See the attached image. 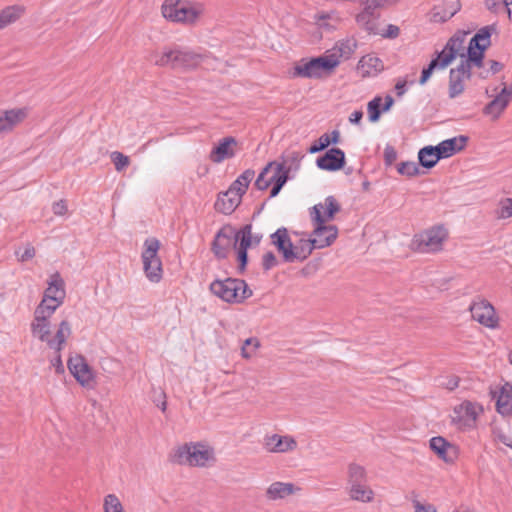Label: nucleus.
Returning a JSON list of instances; mask_svg holds the SVG:
<instances>
[{"mask_svg":"<svg viewBox=\"0 0 512 512\" xmlns=\"http://www.w3.org/2000/svg\"><path fill=\"white\" fill-rule=\"evenodd\" d=\"M323 206L316 204L311 208L310 216L315 225L311 234L312 238L300 239L296 245L292 243V251L295 255L293 263L305 261L314 249H322L331 246L338 236V228L335 225H326L322 217Z\"/></svg>","mask_w":512,"mask_h":512,"instance_id":"nucleus-1","label":"nucleus"},{"mask_svg":"<svg viewBox=\"0 0 512 512\" xmlns=\"http://www.w3.org/2000/svg\"><path fill=\"white\" fill-rule=\"evenodd\" d=\"M209 289L212 294L227 303H242L253 294L245 280L231 277L214 280Z\"/></svg>","mask_w":512,"mask_h":512,"instance_id":"nucleus-2","label":"nucleus"},{"mask_svg":"<svg viewBox=\"0 0 512 512\" xmlns=\"http://www.w3.org/2000/svg\"><path fill=\"white\" fill-rule=\"evenodd\" d=\"M340 64V60L335 55L319 56L310 59H301L294 67L292 76L319 79L324 75L331 74Z\"/></svg>","mask_w":512,"mask_h":512,"instance_id":"nucleus-3","label":"nucleus"},{"mask_svg":"<svg viewBox=\"0 0 512 512\" xmlns=\"http://www.w3.org/2000/svg\"><path fill=\"white\" fill-rule=\"evenodd\" d=\"M211 460H215L213 449L200 442L179 446L171 457L173 463L197 467H205Z\"/></svg>","mask_w":512,"mask_h":512,"instance_id":"nucleus-4","label":"nucleus"},{"mask_svg":"<svg viewBox=\"0 0 512 512\" xmlns=\"http://www.w3.org/2000/svg\"><path fill=\"white\" fill-rule=\"evenodd\" d=\"M496 31L494 24L480 28L470 39L467 54H460L461 58H465L470 68L483 67L485 51L491 45V36Z\"/></svg>","mask_w":512,"mask_h":512,"instance_id":"nucleus-5","label":"nucleus"},{"mask_svg":"<svg viewBox=\"0 0 512 512\" xmlns=\"http://www.w3.org/2000/svg\"><path fill=\"white\" fill-rule=\"evenodd\" d=\"M141 258L146 278L152 283H159L163 278L162 262L158 256L160 241L149 237L144 241Z\"/></svg>","mask_w":512,"mask_h":512,"instance_id":"nucleus-6","label":"nucleus"},{"mask_svg":"<svg viewBox=\"0 0 512 512\" xmlns=\"http://www.w3.org/2000/svg\"><path fill=\"white\" fill-rule=\"evenodd\" d=\"M447 229L443 225L433 226L414 236L413 248L421 253L441 250L443 241L447 238Z\"/></svg>","mask_w":512,"mask_h":512,"instance_id":"nucleus-7","label":"nucleus"},{"mask_svg":"<svg viewBox=\"0 0 512 512\" xmlns=\"http://www.w3.org/2000/svg\"><path fill=\"white\" fill-rule=\"evenodd\" d=\"M362 11L357 14L356 21L362 25L370 34H378L377 20L380 16L378 9L393 4L391 0H364Z\"/></svg>","mask_w":512,"mask_h":512,"instance_id":"nucleus-8","label":"nucleus"},{"mask_svg":"<svg viewBox=\"0 0 512 512\" xmlns=\"http://www.w3.org/2000/svg\"><path fill=\"white\" fill-rule=\"evenodd\" d=\"M163 16L173 22L194 23L199 16V11L187 3L177 1L175 3L165 2L162 5Z\"/></svg>","mask_w":512,"mask_h":512,"instance_id":"nucleus-9","label":"nucleus"},{"mask_svg":"<svg viewBox=\"0 0 512 512\" xmlns=\"http://www.w3.org/2000/svg\"><path fill=\"white\" fill-rule=\"evenodd\" d=\"M235 235V228L230 224L223 225L216 232L211 242V251L217 260H224L228 257Z\"/></svg>","mask_w":512,"mask_h":512,"instance_id":"nucleus-10","label":"nucleus"},{"mask_svg":"<svg viewBox=\"0 0 512 512\" xmlns=\"http://www.w3.org/2000/svg\"><path fill=\"white\" fill-rule=\"evenodd\" d=\"M469 309L472 318L481 325L488 328L497 327L498 317L496 316L493 305L489 301L485 299L474 301Z\"/></svg>","mask_w":512,"mask_h":512,"instance_id":"nucleus-11","label":"nucleus"},{"mask_svg":"<svg viewBox=\"0 0 512 512\" xmlns=\"http://www.w3.org/2000/svg\"><path fill=\"white\" fill-rule=\"evenodd\" d=\"M195 61V55L189 51L180 49L165 50L159 59L156 60L158 66H171L172 68H186Z\"/></svg>","mask_w":512,"mask_h":512,"instance_id":"nucleus-12","label":"nucleus"},{"mask_svg":"<svg viewBox=\"0 0 512 512\" xmlns=\"http://www.w3.org/2000/svg\"><path fill=\"white\" fill-rule=\"evenodd\" d=\"M346 157L342 149L333 147L316 159V166L320 170L335 172L345 167Z\"/></svg>","mask_w":512,"mask_h":512,"instance_id":"nucleus-13","label":"nucleus"},{"mask_svg":"<svg viewBox=\"0 0 512 512\" xmlns=\"http://www.w3.org/2000/svg\"><path fill=\"white\" fill-rule=\"evenodd\" d=\"M467 32L457 31L445 44L440 52H436V56L447 67L456 59L459 51L462 49Z\"/></svg>","mask_w":512,"mask_h":512,"instance_id":"nucleus-14","label":"nucleus"},{"mask_svg":"<svg viewBox=\"0 0 512 512\" xmlns=\"http://www.w3.org/2000/svg\"><path fill=\"white\" fill-rule=\"evenodd\" d=\"M512 101V87L504 86L496 97L483 108V114L498 119Z\"/></svg>","mask_w":512,"mask_h":512,"instance_id":"nucleus-15","label":"nucleus"},{"mask_svg":"<svg viewBox=\"0 0 512 512\" xmlns=\"http://www.w3.org/2000/svg\"><path fill=\"white\" fill-rule=\"evenodd\" d=\"M271 243L276 247L277 251L282 255L283 262L293 263L295 256L292 251V240L288 235L285 227L278 228L270 235Z\"/></svg>","mask_w":512,"mask_h":512,"instance_id":"nucleus-16","label":"nucleus"},{"mask_svg":"<svg viewBox=\"0 0 512 512\" xmlns=\"http://www.w3.org/2000/svg\"><path fill=\"white\" fill-rule=\"evenodd\" d=\"M429 446L440 459L448 464L454 463L458 458V448L442 436L432 437Z\"/></svg>","mask_w":512,"mask_h":512,"instance_id":"nucleus-17","label":"nucleus"},{"mask_svg":"<svg viewBox=\"0 0 512 512\" xmlns=\"http://www.w3.org/2000/svg\"><path fill=\"white\" fill-rule=\"evenodd\" d=\"M68 369L81 385L88 384L93 379L92 371L82 355H75L68 360Z\"/></svg>","mask_w":512,"mask_h":512,"instance_id":"nucleus-18","label":"nucleus"},{"mask_svg":"<svg viewBox=\"0 0 512 512\" xmlns=\"http://www.w3.org/2000/svg\"><path fill=\"white\" fill-rule=\"evenodd\" d=\"M468 140V136L459 135L441 141L440 143L434 146L438 153V158L446 159L452 157L453 155L457 154L458 152L462 151L465 148Z\"/></svg>","mask_w":512,"mask_h":512,"instance_id":"nucleus-19","label":"nucleus"},{"mask_svg":"<svg viewBox=\"0 0 512 512\" xmlns=\"http://www.w3.org/2000/svg\"><path fill=\"white\" fill-rule=\"evenodd\" d=\"M264 447L272 453H285L294 450L297 447V443L291 436L273 434L267 435L264 438Z\"/></svg>","mask_w":512,"mask_h":512,"instance_id":"nucleus-20","label":"nucleus"},{"mask_svg":"<svg viewBox=\"0 0 512 512\" xmlns=\"http://www.w3.org/2000/svg\"><path fill=\"white\" fill-rule=\"evenodd\" d=\"M237 141L232 136H227L222 138L218 145L215 146L209 155V158L214 163H221L225 159H229L235 156V150L233 149L236 146Z\"/></svg>","mask_w":512,"mask_h":512,"instance_id":"nucleus-21","label":"nucleus"},{"mask_svg":"<svg viewBox=\"0 0 512 512\" xmlns=\"http://www.w3.org/2000/svg\"><path fill=\"white\" fill-rule=\"evenodd\" d=\"M241 200L242 197L234 194V192H230L228 188L227 191L219 193L214 207L216 211L229 215L235 211L241 203Z\"/></svg>","mask_w":512,"mask_h":512,"instance_id":"nucleus-22","label":"nucleus"},{"mask_svg":"<svg viewBox=\"0 0 512 512\" xmlns=\"http://www.w3.org/2000/svg\"><path fill=\"white\" fill-rule=\"evenodd\" d=\"M497 412L504 416H512V383L506 382L501 388L496 400Z\"/></svg>","mask_w":512,"mask_h":512,"instance_id":"nucleus-23","label":"nucleus"},{"mask_svg":"<svg viewBox=\"0 0 512 512\" xmlns=\"http://www.w3.org/2000/svg\"><path fill=\"white\" fill-rule=\"evenodd\" d=\"M71 325L68 320H62L56 331L54 337H51L48 341V347L54 350L56 353H60L66 343L67 338L71 335Z\"/></svg>","mask_w":512,"mask_h":512,"instance_id":"nucleus-24","label":"nucleus"},{"mask_svg":"<svg viewBox=\"0 0 512 512\" xmlns=\"http://www.w3.org/2000/svg\"><path fill=\"white\" fill-rule=\"evenodd\" d=\"M358 69L361 71L363 77H370L381 72L384 69V65L380 58L368 54L359 60Z\"/></svg>","mask_w":512,"mask_h":512,"instance_id":"nucleus-25","label":"nucleus"},{"mask_svg":"<svg viewBox=\"0 0 512 512\" xmlns=\"http://www.w3.org/2000/svg\"><path fill=\"white\" fill-rule=\"evenodd\" d=\"M31 333L41 342H45L48 345V341L51 338L49 319L45 318V316H38L34 314V319L31 323Z\"/></svg>","mask_w":512,"mask_h":512,"instance_id":"nucleus-26","label":"nucleus"},{"mask_svg":"<svg viewBox=\"0 0 512 512\" xmlns=\"http://www.w3.org/2000/svg\"><path fill=\"white\" fill-rule=\"evenodd\" d=\"M25 117L22 109L0 111V133L10 131Z\"/></svg>","mask_w":512,"mask_h":512,"instance_id":"nucleus-27","label":"nucleus"},{"mask_svg":"<svg viewBox=\"0 0 512 512\" xmlns=\"http://www.w3.org/2000/svg\"><path fill=\"white\" fill-rule=\"evenodd\" d=\"M443 5V8H434L433 20L435 22H446L460 10V2L458 0H444Z\"/></svg>","mask_w":512,"mask_h":512,"instance_id":"nucleus-28","label":"nucleus"},{"mask_svg":"<svg viewBox=\"0 0 512 512\" xmlns=\"http://www.w3.org/2000/svg\"><path fill=\"white\" fill-rule=\"evenodd\" d=\"M233 247L236 250L248 251L253 244L252 225L246 224L239 230L235 229Z\"/></svg>","mask_w":512,"mask_h":512,"instance_id":"nucleus-29","label":"nucleus"},{"mask_svg":"<svg viewBox=\"0 0 512 512\" xmlns=\"http://www.w3.org/2000/svg\"><path fill=\"white\" fill-rule=\"evenodd\" d=\"M254 176V170L246 169L231 183V185L229 186L230 192H234V194H237L240 197H242L246 193L249 184L253 180Z\"/></svg>","mask_w":512,"mask_h":512,"instance_id":"nucleus-30","label":"nucleus"},{"mask_svg":"<svg viewBox=\"0 0 512 512\" xmlns=\"http://www.w3.org/2000/svg\"><path fill=\"white\" fill-rule=\"evenodd\" d=\"M294 491L295 486L292 483L274 482L267 488L266 496L269 500L284 499Z\"/></svg>","mask_w":512,"mask_h":512,"instance_id":"nucleus-31","label":"nucleus"},{"mask_svg":"<svg viewBox=\"0 0 512 512\" xmlns=\"http://www.w3.org/2000/svg\"><path fill=\"white\" fill-rule=\"evenodd\" d=\"M441 159L433 145H427L418 151V163L423 168L429 170L436 166Z\"/></svg>","mask_w":512,"mask_h":512,"instance_id":"nucleus-32","label":"nucleus"},{"mask_svg":"<svg viewBox=\"0 0 512 512\" xmlns=\"http://www.w3.org/2000/svg\"><path fill=\"white\" fill-rule=\"evenodd\" d=\"M25 9L20 5L7 6L0 11V30L7 25L16 22L24 13Z\"/></svg>","mask_w":512,"mask_h":512,"instance_id":"nucleus-33","label":"nucleus"},{"mask_svg":"<svg viewBox=\"0 0 512 512\" xmlns=\"http://www.w3.org/2000/svg\"><path fill=\"white\" fill-rule=\"evenodd\" d=\"M349 495L352 500L362 503H369L374 499V492L366 483L350 486Z\"/></svg>","mask_w":512,"mask_h":512,"instance_id":"nucleus-34","label":"nucleus"},{"mask_svg":"<svg viewBox=\"0 0 512 512\" xmlns=\"http://www.w3.org/2000/svg\"><path fill=\"white\" fill-rule=\"evenodd\" d=\"M63 302H61V297H54L51 300L47 298H43L39 305L36 307L34 314L38 316H45V318H50L53 313L57 310L59 306H61Z\"/></svg>","mask_w":512,"mask_h":512,"instance_id":"nucleus-35","label":"nucleus"},{"mask_svg":"<svg viewBox=\"0 0 512 512\" xmlns=\"http://www.w3.org/2000/svg\"><path fill=\"white\" fill-rule=\"evenodd\" d=\"M356 47L357 43L354 39H343L335 44L332 55H335L338 60L340 58L349 59L355 52Z\"/></svg>","mask_w":512,"mask_h":512,"instance_id":"nucleus-36","label":"nucleus"},{"mask_svg":"<svg viewBox=\"0 0 512 512\" xmlns=\"http://www.w3.org/2000/svg\"><path fill=\"white\" fill-rule=\"evenodd\" d=\"M454 412L458 414L453 418L455 423H461L464 417L474 422L478 416L475 405L470 401L463 402L459 408H455Z\"/></svg>","mask_w":512,"mask_h":512,"instance_id":"nucleus-37","label":"nucleus"},{"mask_svg":"<svg viewBox=\"0 0 512 512\" xmlns=\"http://www.w3.org/2000/svg\"><path fill=\"white\" fill-rule=\"evenodd\" d=\"M348 483L350 486L367 483L365 468L359 464L351 463L348 467Z\"/></svg>","mask_w":512,"mask_h":512,"instance_id":"nucleus-38","label":"nucleus"},{"mask_svg":"<svg viewBox=\"0 0 512 512\" xmlns=\"http://www.w3.org/2000/svg\"><path fill=\"white\" fill-rule=\"evenodd\" d=\"M464 80H467V78L460 76L459 74L450 71L449 73V97L450 98H456L460 94L463 93L465 86H464Z\"/></svg>","mask_w":512,"mask_h":512,"instance_id":"nucleus-39","label":"nucleus"},{"mask_svg":"<svg viewBox=\"0 0 512 512\" xmlns=\"http://www.w3.org/2000/svg\"><path fill=\"white\" fill-rule=\"evenodd\" d=\"M56 297L57 299L61 297V302H64L65 298V289L64 282L61 278L52 280L49 283V287L45 290L43 298L52 299Z\"/></svg>","mask_w":512,"mask_h":512,"instance_id":"nucleus-40","label":"nucleus"},{"mask_svg":"<svg viewBox=\"0 0 512 512\" xmlns=\"http://www.w3.org/2000/svg\"><path fill=\"white\" fill-rule=\"evenodd\" d=\"M275 170L271 177V184H277L283 187L289 179L290 168H287L284 163L276 162L274 164Z\"/></svg>","mask_w":512,"mask_h":512,"instance_id":"nucleus-41","label":"nucleus"},{"mask_svg":"<svg viewBox=\"0 0 512 512\" xmlns=\"http://www.w3.org/2000/svg\"><path fill=\"white\" fill-rule=\"evenodd\" d=\"M275 170L271 177V184H277L283 187L289 179L290 168H287L284 163L276 162L274 164Z\"/></svg>","mask_w":512,"mask_h":512,"instance_id":"nucleus-42","label":"nucleus"},{"mask_svg":"<svg viewBox=\"0 0 512 512\" xmlns=\"http://www.w3.org/2000/svg\"><path fill=\"white\" fill-rule=\"evenodd\" d=\"M447 66L442 63V61L436 56L431 59L430 63L427 67H424L421 71V76L419 78V84L425 85L428 80L431 78L434 70L436 69H445Z\"/></svg>","mask_w":512,"mask_h":512,"instance_id":"nucleus-43","label":"nucleus"},{"mask_svg":"<svg viewBox=\"0 0 512 512\" xmlns=\"http://www.w3.org/2000/svg\"><path fill=\"white\" fill-rule=\"evenodd\" d=\"M320 204L323 206V208L325 207L324 214H322V217L325 219V222L334 219L335 214L341 210L340 204L332 195L327 196L325 198L324 205L322 203Z\"/></svg>","mask_w":512,"mask_h":512,"instance_id":"nucleus-44","label":"nucleus"},{"mask_svg":"<svg viewBox=\"0 0 512 512\" xmlns=\"http://www.w3.org/2000/svg\"><path fill=\"white\" fill-rule=\"evenodd\" d=\"M368 119L370 122H377L380 119L382 110V98L374 97L367 105Z\"/></svg>","mask_w":512,"mask_h":512,"instance_id":"nucleus-45","label":"nucleus"},{"mask_svg":"<svg viewBox=\"0 0 512 512\" xmlns=\"http://www.w3.org/2000/svg\"><path fill=\"white\" fill-rule=\"evenodd\" d=\"M282 162L287 168H294L295 170L299 169L300 162L304 158V155L299 151H286L282 155Z\"/></svg>","mask_w":512,"mask_h":512,"instance_id":"nucleus-46","label":"nucleus"},{"mask_svg":"<svg viewBox=\"0 0 512 512\" xmlns=\"http://www.w3.org/2000/svg\"><path fill=\"white\" fill-rule=\"evenodd\" d=\"M274 164H276V161H271L269 162L264 168L263 170L259 173L255 183H254V186L260 190V191H264L266 190L270 185H271V179L270 178H266V175L268 174V172L270 171L271 168H273Z\"/></svg>","mask_w":512,"mask_h":512,"instance_id":"nucleus-47","label":"nucleus"},{"mask_svg":"<svg viewBox=\"0 0 512 512\" xmlns=\"http://www.w3.org/2000/svg\"><path fill=\"white\" fill-rule=\"evenodd\" d=\"M397 172L407 177H414L421 174L418 164L413 161L400 162L397 165Z\"/></svg>","mask_w":512,"mask_h":512,"instance_id":"nucleus-48","label":"nucleus"},{"mask_svg":"<svg viewBox=\"0 0 512 512\" xmlns=\"http://www.w3.org/2000/svg\"><path fill=\"white\" fill-rule=\"evenodd\" d=\"M104 512H125L123 506L114 494H108L104 498Z\"/></svg>","mask_w":512,"mask_h":512,"instance_id":"nucleus-49","label":"nucleus"},{"mask_svg":"<svg viewBox=\"0 0 512 512\" xmlns=\"http://www.w3.org/2000/svg\"><path fill=\"white\" fill-rule=\"evenodd\" d=\"M330 145L328 140V133L321 135L309 148L308 153L315 154L325 150Z\"/></svg>","mask_w":512,"mask_h":512,"instance_id":"nucleus-50","label":"nucleus"},{"mask_svg":"<svg viewBox=\"0 0 512 512\" xmlns=\"http://www.w3.org/2000/svg\"><path fill=\"white\" fill-rule=\"evenodd\" d=\"M111 159L117 171L123 170L130 163L129 157L118 151L111 153Z\"/></svg>","mask_w":512,"mask_h":512,"instance_id":"nucleus-51","label":"nucleus"},{"mask_svg":"<svg viewBox=\"0 0 512 512\" xmlns=\"http://www.w3.org/2000/svg\"><path fill=\"white\" fill-rule=\"evenodd\" d=\"M498 217L502 219L512 217V198H505L499 202Z\"/></svg>","mask_w":512,"mask_h":512,"instance_id":"nucleus-52","label":"nucleus"},{"mask_svg":"<svg viewBox=\"0 0 512 512\" xmlns=\"http://www.w3.org/2000/svg\"><path fill=\"white\" fill-rule=\"evenodd\" d=\"M277 264V258L272 251H268L262 256V268L264 271L271 270L273 267L277 266Z\"/></svg>","mask_w":512,"mask_h":512,"instance_id":"nucleus-53","label":"nucleus"},{"mask_svg":"<svg viewBox=\"0 0 512 512\" xmlns=\"http://www.w3.org/2000/svg\"><path fill=\"white\" fill-rule=\"evenodd\" d=\"M397 151L396 149L390 145L387 144L384 148V164L386 167L391 166L397 159Z\"/></svg>","mask_w":512,"mask_h":512,"instance_id":"nucleus-54","label":"nucleus"},{"mask_svg":"<svg viewBox=\"0 0 512 512\" xmlns=\"http://www.w3.org/2000/svg\"><path fill=\"white\" fill-rule=\"evenodd\" d=\"M258 346L259 342L256 338L246 339L244 345L242 346L243 357L249 358L251 356V352L254 351Z\"/></svg>","mask_w":512,"mask_h":512,"instance_id":"nucleus-55","label":"nucleus"},{"mask_svg":"<svg viewBox=\"0 0 512 512\" xmlns=\"http://www.w3.org/2000/svg\"><path fill=\"white\" fill-rule=\"evenodd\" d=\"M237 261H238V266H237L238 273L243 274L246 271V267L248 264V251L237 250Z\"/></svg>","mask_w":512,"mask_h":512,"instance_id":"nucleus-56","label":"nucleus"},{"mask_svg":"<svg viewBox=\"0 0 512 512\" xmlns=\"http://www.w3.org/2000/svg\"><path fill=\"white\" fill-rule=\"evenodd\" d=\"M450 71H453L459 74L460 76L467 78V80H469L472 76L471 68L468 65L466 59L462 60L461 63L456 68H452Z\"/></svg>","mask_w":512,"mask_h":512,"instance_id":"nucleus-57","label":"nucleus"},{"mask_svg":"<svg viewBox=\"0 0 512 512\" xmlns=\"http://www.w3.org/2000/svg\"><path fill=\"white\" fill-rule=\"evenodd\" d=\"M415 512H437V508L433 504H423L418 500H413Z\"/></svg>","mask_w":512,"mask_h":512,"instance_id":"nucleus-58","label":"nucleus"},{"mask_svg":"<svg viewBox=\"0 0 512 512\" xmlns=\"http://www.w3.org/2000/svg\"><path fill=\"white\" fill-rule=\"evenodd\" d=\"M52 211L55 215L62 216L67 212V205L65 200H59L53 203Z\"/></svg>","mask_w":512,"mask_h":512,"instance_id":"nucleus-59","label":"nucleus"},{"mask_svg":"<svg viewBox=\"0 0 512 512\" xmlns=\"http://www.w3.org/2000/svg\"><path fill=\"white\" fill-rule=\"evenodd\" d=\"M395 92L398 97L403 96L407 92V80L399 78L395 85Z\"/></svg>","mask_w":512,"mask_h":512,"instance_id":"nucleus-60","label":"nucleus"},{"mask_svg":"<svg viewBox=\"0 0 512 512\" xmlns=\"http://www.w3.org/2000/svg\"><path fill=\"white\" fill-rule=\"evenodd\" d=\"M399 33H400V29L398 26L389 24L387 26L386 31L384 33H382V36L385 38L394 39L399 35Z\"/></svg>","mask_w":512,"mask_h":512,"instance_id":"nucleus-61","label":"nucleus"},{"mask_svg":"<svg viewBox=\"0 0 512 512\" xmlns=\"http://www.w3.org/2000/svg\"><path fill=\"white\" fill-rule=\"evenodd\" d=\"M486 8L492 13H498L501 8V0H485Z\"/></svg>","mask_w":512,"mask_h":512,"instance_id":"nucleus-62","label":"nucleus"},{"mask_svg":"<svg viewBox=\"0 0 512 512\" xmlns=\"http://www.w3.org/2000/svg\"><path fill=\"white\" fill-rule=\"evenodd\" d=\"M441 385L445 386L449 390H454L459 385V378L456 376L449 377L447 382H442Z\"/></svg>","mask_w":512,"mask_h":512,"instance_id":"nucleus-63","label":"nucleus"},{"mask_svg":"<svg viewBox=\"0 0 512 512\" xmlns=\"http://www.w3.org/2000/svg\"><path fill=\"white\" fill-rule=\"evenodd\" d=\"M497 439L502 443L504 444L505 446L509 447L512 449V437L511 436H508L506 435L505 433H499L497 435Z\"/></svg>","mask_w":512,"mask_h":512,"instance_id":"nucleus-64","label":"nucleus"}]
</instances>
